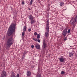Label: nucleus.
Segmentation results:
<instances>
[{
  "label": "nucleus",
  "mask_w": 77,
  "mask_h": 77,
  "mask_svg": "<svg viewBox=\"0 0 77 77\" xmlns=\"http://www.w3.org/2000/svg\"><path fill=\"white\" fill-rule=\"evenodd\" d=\"M33 2V0H31V1L30 2L29 5H32V3Z\"/></svg>",
  "instance_id": "dca6fc26"
},
{
  "label": "nucleus",
  "mask_w": 77,
  "mask_h": 77,
  "mask_svg": "<svg viewBox=\"0 0 77 77\" xmlns=\"http://www.w3.org/2000/svg\"><path fill=\"white\" fill-rule=\"evenodd\" d=\"M22 5H24L25 4L24 2H22Z\"/></svg>",
  "instance_id": "c756f323"
},
{
  "label": "nucleus",
  "mask_w": 77,
  "mask_h": 77,
  "mask_svg": "<svg viewBox=\"0 0 77 77\" xmlns=\"http://www.w3.org/2000/svg\"><path fill=\"white\" fill-rule=\"evenodd\" d=\"M36 77H41V74H38Z\"/></svg>",
  "instance_id": "412c9836"
},
{
  "label": "nucleus",
  "mask_w": 77,
  "mask_h": 77,
  "mask_svg": "<svg viewBox=\"0 0 77 77\" xmlns=\"http://www.w3.org/2000/svg\"><path fill=\"white\" fill-rule=\"evenodd\" d=\"M74 26V27H75V26Z\"/></svg>",
  "instance_id": "f704fd0d"
},
{
  "label": "nucleus",
  "mask_w": 77,
  "mask_h": 77,
  "mask_svg": "<svg viewBox=\"0 0 77 77\" xmlns=\"http://www.w3.org/2000/svg\"><path fill=\"white\" fill-rule=\"evenodd\" d=\"M26 51H24V53L23 54V55L25 56V55H26Z\"/></svg>",
  "instance_id": "a211bd4d"
},
{
  "label": "nucleus",
  "mask_w": 77,
  "mask_h": 77,
  "mask_svg": "<svg viewBox=\"0 0 77 77\" xmlns=\"http://www.w3.org/2000/svg\"><path fill=\"white\" fill-rule=\"evenodd\" d=\"M74 54V53H69V57H71L72 56H73Z\"/></svg>",
  "instance_id": "9b49d317"
},
{
  "label": "nucleus",
  "mask_w": 77,
  "mask_h": 77,
  "mask_svg": "<svg viewBox=\"0 0 77 77\" xmlns=\"http://www.w3.org/2000/svg\"><path fill=\"white\" fill-rule=\"evenodd\" d=\"M38 42H41V40H40L39 39H38L37 40Z\"/></svg>",
  "instance_id": "c85d7f7f"
},
{
  "label": "nucleus",
  "mask_w": 77,
  "mask_h": 77,
  "mask_svg": "<svg viewBox=\"0 0 77 77\" xmlns=\"http://www.w3.org/2000/svg\"><path fill=\"white\" fill-rule=\"evenodd\" d=\"M1 77H3V76H1Z\"/></svg>",
  "instance_id": "72a5a7b5"
},
{
  "label": "nucleus",
  "mask_w": 77,
  "mask_h": 77,
  "mask_svg": "<svg viewBox=\"0 0 77 77\" xmlns=\"http://www.w3.org/2000/svg\"><path fill=\"white\" fill-rule=\"evenodd\" d=\"M64 41H66V37H65L64 39Z\"/></svg>",
  "instance_id": "473e14b6"
},
{
  "label": "nucleus",
  "mask_w": 77,
  "mask_h": 77,
  "mask_svg": "<svg viewBox=\"0 0 77 77\" xmlns=\"http://www.w3.org/2000/svg\"><path fill=\"white\" fill-rule=\"evenodd\" d=\"M45 37L46 38H48L49 36V29H46V32L45 33Z\"/></svg>",
  "instance_id": "20e7f679"
},
{
  "label": "nucleus",
  "mask_w": 77,
  "mask_h": 77,
  "mask_svg": "<svg viewBox=\"0 0 77 77\" xmlns=\"http://www.w3.org/2000/svg\"><path fill=\"white\" fill-rule=\"evenodd\" d=\"M31 48H34V45H32L31 46Z\"/></svg>",
  "instance_id": "2f4dec72"
},
{
  "label": "nucleus",
  "mask_w": 77,
  "mask_h": 77,
  "mask_svg": "<svg viewBox=\"0 0 77 77\" xmlns=\"http://www.w3.org/2000/svg\"><path fill=\"white\" fill-rule=\"evenodd\" d=\"M70 29H68V31H67V33H70Z\"/></svg>",
  "instance_id": "5701e85b"
},
{
  "label": "nucleus",
  "mask_w": 77,
  "mask_h": 77,
  "mask_svg": "<svg viewBox=\"0 0 77 77\" xmlns=\"http://www.w3.org/2000/svg\"><path fill=\"white\" fill-rule=\"evenodd\" d=\"M24 33H25V32H23L22 33V36H24V34H25Z\"/></svg>",
  "instance_id": "393cba45"
},
{
  "label": "nucleus",
  "mask_w": 77,
  "mask_h": 77,
  "mask_svg": "<svg viewBox=\"0 0 77 77\" xmlns=\"http://www.w3.org/2000/svg\"><path fill=\"white\" fill-rule=\"evenodd\" d=\"M31 72L30 71H27L26 73V75L28 77H29L31 75Z\"/></svg>",
  "instance_id": "6e6552de"
},
{
  "label": "nucleus",
  "mask_w": 77,
  "mask_h": 77,
  "mask_svg": "<svg viewBox=\"0 0 77 77\" xmlns=\"http://www.w3.org/2000/svg\"><path fill=\"white\" fill-rule=\"evenodd\" d=\"M37 39H39V38H40V35H39V34H38L37 35Z\"/></svg>",
  "instance_id": "f3484780"
},
{
  "label": "nucleus",
  "mask_w": 77,
  "mask_h": 77,
  "mask_svg": "<svg viewBox=\"0 0 77 77\" xmlns=\"http://www.w3.org/2000/svg\"><path fill=\"white\" fill-rule=\"evenodd\" d=\"M16 77H20V75H19V74H17V76H16Z\"/></svg>",
  "instance_id": "7c9ffc66"
},
{
  "label": "nucleus",
  "mask_w": 77,
  "mask_h": 77,
  "mask_svg": "<svg viewBox=\"0 0 77 77\" xmlns=\"http://www.w3.org/2000/svg\"><path fill=\"white\" fill-rule=\"evenodd\" d=\"M75 21L72 22V24H74L75 22H76V23H77V15L75 17Z\"/></svg>",
  "instance_id": "1a4fd4ad"
},
{
  "label": "nucleus",
  "mask_w": 77,
  "mask_h": 77,
  "mask_svg": "<svg viewBox=\"0 0 77 77\" xmlns=\"http://www.w3.org/2000/svg\"><path fill=\"white\" fill-rule=\"evenodd\" d=\"M60 5L61 6H62L63 5H64V3L63 2H60Z\"/></svg>",
  "instance_id": "2eb2a0df"
},
{
  "label": "nucleus",
  "mask_w": 77,
  "mask_h": 77,
  "mask_svg": "<svg viewBox=\"0 0 77 77\" xmlns=\"http://www.w3.org/2000/svg\"><path fill=\"white\" fill-rule=\"evenodd\" d=\"M27 28V27H26V26H25L23 27V32H25L26 31V29Z\"/></svg>",
  "instance_id": "ddd939ff"
},
{
  "label": "nucleus",
  "mask_w": 77,
  "mask_h": 77,
  "mask_svg": "<svg viewBox=\"0 0 77 77\" xmlns=\"http://www.w3.org/2000/svg\"><path fill=\"white\" fill-rule=\"evenodd\" d=\"M33 40V41H35L37 42L38 39H36V38H33L32 39Z\"/></svg>",
  "instance_id": "6ab92c4d"
},
{
  "label": "nucleus",
  "mask_w": 77,
  "mask_h": 77,
  "mask_svg": "<svg viewBox=\"0 0 77 77\" xmlns=\"http://www.w3.org/2000/svg\"><path fill=\"white\" fill-rule=\"evenodd\" d=\"M31 20V24H33V23H35V21H34V20H33V19H32Z\"/></svg>",
  "instance_id": "4468645a"
},
{
  "label": "nucleus",
  "mask_w": 77,
  "mask_h": 77,
  "mask_svg": "<svg viewBox=\"0 0 77 77\" xmlns=\"http://www.w3.org/2000/svg\"><path fill=\"white\" fill-rule=\"evenodd\" d=\"M25 57V56L23 55V56L22 57V60H23V59H24V58Z\"/></svg>",
  "instance_id": "4be33fe9"
},
{
  "label": "nucleus",
  "mask_w": 77,
  "mask_h": 77,
  "mask_svg": "<svg viewBox=\"0 0 77 77\" xmlns=\"http://www.w3.org/2000/svg\"><path fill=\"white\" fill-rule=\"evenodd\" d=\"M43 48L44 49H45L47 48V44L45 43V39H43Z\"/></svg>",
  "instance_id": "39448f33"
},
{
  "label": "nucleus",
  "mask_w": 77,
  "mask_h": 77,
  "mask_svg": "<svg viewBox=\"0 0 77 77\" xmlns=\"http://www.w3.org/2000/svg\"><path fill=\"white\" fill-rule=\"evenodd\" d=\"M35 48L37 49H39L40 48V46L38 44H37L35 45Z\"/></svg>",
  "instance_id": "9d476101"
},
{
  "label": "nucleus",
  "mask_w": 77,
  "mask_h": 77,
  "mask_svg": "<svg viewBox=\"0 0 77 77\" xmlns=\"http://www.w3.org/2000/svg\"><path fill=\"white\" fill-rule=\"evenodd\" d=\"M67 30L68 29L67 28H66L63 30V32L62 34L64 37H65V36L66 35V34H67Z\"/></svg>",
  "instance_id": "7ed1b4c3"
},
{
  "label": "nucleus",
  "mask_w": 77,
  "mask_h": 77,
  "mask_svg": "<svg viewBox=\"0 0 77 77\" xmlns=\"http://www.w3.org/2000/svg\"><path fill=\"white\" fill-rule=\"evenodd\" d=\"M14 44V39H13V37H11L9 38L7 41V45L8 46L10 47L11 45H12Z\"/></svg>",
  "instance_id": "f03ea898"
},
{
  "label": "nucleus",
  "mask_w": 77,
  "mask_h": 77,
  "mask_svg": "<svg viewBox=\"0 0 77 77\" xmlns=\"http://www.w3.org/2000/svg\"><path fill=\"white\" fill-rule=\"evenodd\" d=\"M29 18V20H33L34 19V17L32 16V15H28Z\"/></svg>",
  "instance_id": "423d86ee"
},
{
  "label": "nucleus",
  "mask_w": 77,
  "mask_h": 77,
  "mask_svg": "<svg viewBox=\"0 0 77 77\" xmlns=\"http://www.w3.org/2000/svg\"><path fill=\"white\" fill-rule=\"evenodd\" d=\"M34 35L35 36L37 35V33L36 32H35L34 33Z\"/></svg>",
  "instance_id": "b1692460"
},
{
  "label": "nucleus",
  "mask_w": 77,
  "mask_h": 77,
  "mask_svg": "<svg viewBox=\"0 0 77 77\" xmlns=\"http://www.w3.org/2000/svg\"><path fill=\"white\" fill-rule=\"evenodd\" d=\"M50 11V8L48 7V9L47 10V11Z\"/></svg>",
  "instance_id": "cd10ccee"
},
{
  "label": "nucleus",
  "mask_w": 77,
  "mask_h": 77,
  "mask_svg": "<svg viewBox=\"0 0 77 77\" xmlns=\"http://www.w3.org/2000/svg\"><path fill=\"white\" fill-rule=\"evenodd\" d=\"M60 62H64V59L63 58H60Z\"/></svg>",
  "instance_id": "f8f14e48"
},
{
  "label": "nucleus",
  "mask_w": 77,
  "mask_h": 77,
  "mask_svg": "<svg viewBox=\"0 0 77 77\" xmlns=\"http://www.w3.org/2000/svg\"><path fill=\"white\" fill-rule=\"evenodd\" d=\"M3 74L4 75V76H5V75H6V72H3Z\"/></svg>",
  "instance_id": "aec40b11"
},
{
  "label": "nucleus",
  "mask_w": 77,
  "mask_h": 77,
  "mask_svg": "<svg viewBox=\"0 0 77 77\" xmlns=\"http://www.w3.org/2000/svg\"><path fill=\"white\" fill-rule=\"evenodd\" d=\"M32 29H28V31L29 32H31V31Z\"/></svg>",
  "instance_id": "bb28decb"
},
{
  "label": "nucleus",
  "mask_w": 77,
  "mask_h": 77,
  "mask_svg": "<svg viewBox=\"0 0 77 77\" xmlns=\"http://www.w3.org/2000/svg\"><path fill=\"white\" fill-rule=\"evenodd\" d=\"M46 29H49V22L48 20L47 21L46 27L45 28Z\"/></svg>",
  "instance_id": "0eeeda50"
},
{
  "label": "nucleus",
  "mask_w": 77,
  "mask_h": 77,
  "mask_svg": "<svg viewBox=\"0 0 77 77\" xmlns=\"http://www.w3.org/2000/svg\"><path fill=\"white\" fill-rule=\"evenodd\" d=\"M15 25L13 23L11 24L9 27L8 31V35L9 36L11 35L14 32H15Z\"/></svg>",
  "instance_id": "f257e3e1"
},
{
  "label": "nucleus",
  "mask_w": 77,
  "mask_h": 77,
  "mask_svg": "<svg viewBox=\"0 0 77 77\" xmlns=\"http://www.w3.org/2000/svg\"><path fill=\"white\" fill-rule=\"evenodd\" d=\"M61 74H65V72H64L63 71H62Z\"/></svg>",
  "instance_id": "a878e982"
}]
</instances>
